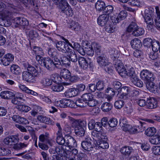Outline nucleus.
<instances>
[{
	"label": "nucleus",
	"mask_w": 160,
	"mask_h": 160,
	"mask_svg": "<svg viewBox=\"0 0 160 160\" xmlns=\"http://www.w3.org/2000/svg\"><path fill=\"white\" fill-rule=\"evenodd\" d=\"M118 122L116 118L110 119L108 121V125L111 127H115L117 125Z\"/></svg>",
	"instance_id": "obj_52"
},
{
	"label": "nucleus",
	"mask_w": 160,
	"mask_h": 160,
	"mask_svg": "<svg viewBox=\"0 0 160 160\" xmlns=\"http://www.w3.org/2000/svg\"><path fill=\"white\" fill-rule=\"evenodd\" d=\"M56 153L61 156H65L68 154L70 148L66 145L56 146Z\"/></svg>",
	"instance_id": "obj_11"
},
{
	"label": "nucleus",
	"mask_w": 160,
	"mask_h": 160,
	"mask_svg": "<svg viewBox=\"0 0 160 160\" xmlns=\"http://www.w3.org/2000/svg\"><path fill=\"white\" fill-rule=\"evenodd\" d=\"M28 145V143H15L13 145V148L16 150H19L27 147Z\"/></svg>",
	"instance_id": "obj_41"
},
{
	"label": "nucleus",
	"mask_w": 160,
	"mask_h": 160,
	"mask_svg": "<svg viewBox=\"0 0 160 160\" xmlns=\"http://www.w3.org/2000/svg\"><path fill=\"white\" fill-rule=\"evenodd\" d=\"M144 33V29L138 26V28H136L135 31L132 32V34L135 36L138 37L142 35Z\"/></svg>",
	"instance_id": "obj_32"
},
{
	"label": "nucleus",
	"mask_w": 160,
	"mask_h": 160,
	"mask_svg": "<svg viewBox=\"0 0 160 160\" xmlns=\"http://www.w3.org/2000/svg\"><path fill=\"white\" fill-rule=\"evenodd\" d=\"M14 56L10 53L5 55L1 60V63L4 65L7 66L9 65L11 62L14 59Z\"/></svg>",
	"instance_id": "obj_15"
},
{
	"label": "nucleus",
	"mask_w": 160,
	"mask_h": 160,
	"mask_svg": "<svg viewBox=\"0 0 160 160\" xmlns=\"http://www.w3.org/2000/svg\"><path fill=\"white\" fill-rule=\"evenodd\" d=\"M18 110L21 111L27 112L30 110V108L25 105H20L16 107Z\"/></svg>",
	"instance_id": "obj_47"
},
{
	"label": "nucleus",
	"mask_w": 160,
	"mask_h": 160,
	"mask_svg": "<svg viewBox=\"0 0 160 160\" xmlns=\"http://www.w3.org/2000/svg\"><path fill=\"white\" fill-rule=\"evenodd\" d=\"M40 141L42 142H46L50 144V141L49 139L48 134L46 133L45 134H42L40 135L39 138Z\"/></svg>",
	"instance_id": "obj_36"
},
{
	"label": "nucleus",
	"mask_w": 160,
	"mask_h": 160,
	"mask_svg": "<svg viewBox=\"0 0 160 160\" xmlns=\"http://www.w3.org/2000/svg\"><path fill=\"white\" fill-rule=\"evenodd\" d=\"M48 53L50 57L54 58V59L61 58V53L58 52L56 49L54 48H48Z\"/></svg>",
	"instance_id": "obj_22"
},
{
	"label": "nucleus",
	"mask_w": 160,
	"mask_h": 160,
	"mask_svg": "<svg viewBox=\"0 0 160 160\" xmlns=\"http://www.w3.org/2000/svg\"><path fill=\"white\" fill-rule=\"evenodd\" d=\"M10 71L13 73L18 75L21 72L20 68L18 66L15 64H13L10 68Z\"/></svg>",
	"instance_id": "obj_34"
},
{
	"label": "nucleus",
	"mask_w": 160,
	"mask_h": 160,
	"mask_svg": "<svg viewBox=\"0 0 160 160\" xmlns=\"http://www.w3.org/2000/svg\"><path fill=\"white\" fill-rule=\"evenodd\" d=\"M153 42L151 39L149 38H147L144 39L143 41V44L146 47H150Z\"/></svg>",
	"instance_id": "obj_55"
},
{
	"label": "nucleus",
	"mask_w": 160,
	"mask_h": 160,
	"mask_svg": "<svg viewBox=\"0 0 160 160\" xmlns=\"http://www.w3.org/2000/svg\"><path fill=\"white\" fill-rule=\"evenodd\" d=\"M37 119L40 122L44 123L46 124L53 125L54 124V122L51 120L50 118L44 115H39L37 117Z\"/></svg>",
	"instance_id": "obj_21"
},
{
	"label": "nucleus",
	"mask_w": 160,
	"mask_h": 160,
	"mask_svg": "<svg viewBox=\"0 0 160 160\" xmlns=\"http://www.w3.org/2000/svg\"><path fill=\"white\" fill-rule=\"evenodd\" d=\"M112 87L115 90H118L121 87V83L119 81H115L112 82Z\"/></svg>",
	"instance_id": "obj_62"
},
{
	"label": "nucleus",
	"mask_w": 160,
	"mask_h": 160,
	"mask_svg": "<svg viewBox=\"0 0 160 160\" xmlns=\"http://www.w3.org/2000/svg\"><path fill=\"white\" fill-rule=\"evenodd\" d=\"M65 142L64 145L70 148H73L77 146V142L75 139L72 137L68 135H65Z\"/></svg>",
	"instance_id": "obj_12"
},
{
	"label": "nucleus",
	"mask_w": 160,
	"mask_h": 160,
	"mask_svg": "<svg viewBox=\"0 0 160 160\" xmlns=\"http://www.w3.org/2000/svg\"><path fill=\"white\" fill-rule=\"evenodd\" d=\"M45 58H43L40 55H36V59L38 63L42 66Z\"/></svg>",
	"instance_id": "obj_59"
},
{
	"label": "nucleus",
	"mask_w": 160,
	"mask_h": 160,
	"mask_svg": "<svg viewBox=\"0 0 160 160\" xmlns=\"http://www.w3.org/2000/svg\"><path fill=\"white\" fill-rule=\"evenodd\" d=\"M112 107V104L107 102L103 103L102 105L101 108L104 112H108L110 111Z\"/></svg>",
	"instance_id": "obj_30"
},
{
	"label": "nucleus",
	"mask_w": 160,
	"mask_h": 160,
	"mask_svg": "<svg viewBox=\"0 0 160 160\" xmlns=\"http://www.w3.org/2000/svg\"><path fill=\"white\" fill-rule=\"evenodd\" d=\"M61 75L62 79L65 80L69 79L71 76V73L67 69L64 68L61 70Z\"/></svg>",
	"instance_id": "obj_28"
},
{
	"label": "nucleus",
	"mask_w": 160,
	"mask_h": 160,
	"mask_svg": "<svg viewBox=\"0 0 160 160\" xmlns=\"http://www.w3.org/2000/svg\"><path fill=\"white\" fill-rule=\"evenodd\" d=\"M56 141L59 144L64 145L65 142V138H64L62 136L56 137Z\"/></svg>",
	"instance_id": "obj_54"
},
{
	"label": "nucleus",
	"mask_w": 160,
	"mask_h": 160,
	"mask_svg": "<svg viewBox=\"0 0 160 160\" xmlns=\"http://www.w3.org/2000/svg\"><path fill=\"white\" fill-rule=\"evenodd\" d=\"M1 156H9L11 154V151L8 149L4 148H1Z\"/></svg>",
	"instance_id": "obj_51"
},
{
	"label": "nucleus",
	"mask_w": 160,
	"mask_h": 160,
	"mask_svg": "<svg viewBox=\"0 0 160 160\" xmlns=\"http://www.w3.org/2000/svg\"><path fill=\"white\" fill-rule=\"evenodd\" d=\"M69 27L72 30L78 31L80 29V26L78 22H72L69 25Z\"/></svg>",
	"instance_id": "obj_50"
},
{
	"label": "nucleus",
	"mask_w": 160,
	"mask_h": 160,
	"mask_svg": "<svg viewBox=\"0 0 160 160\" xmlns=\"http://www.w3.org/2000/svg\"><path fill=\"white\" fill-rule=\"evenodd\" d=\"M64 88L63 86L57 83H55L52 86V90L55 92H60L62 91Z\"/></svg>",
	"instance_id": "obj_48"
},
{
	"label": "nucleus",
	"mask_w": 160,
	"mask_h": 160,
	"mask_svg": "<svg viewBox=\"0 0 160 160\" xmlns=\"http://www.w3.org/2000/svg\"><path fill=\"white\" fill-rule=\"evenodd\" d=\"M23 65L28 71L22 72L23 79L28 82H34L36 81V77L39 75L38 71L34 67L28 63H24Z\"/></svg>",
	"instance_id": "obj_1"
},
{
	"label": "nucleus",
	"mask_w": 160,
	"mask_h": 160,
	"mask_svg": "<svg viewBox=\"0 0 160 160\" xmlns=\"http://www.w3.org/2000/svg\"><path fill=\"white\" fill-rule=\"evenodd\" d=\"M98 102L95 99L92 98L89 100L86 104L89 107H93L96 106L98 104Z\"/></svg>",
	"instance_id": "obj_64"
},
{
	"label": "nucleus",
	"mask_w": 160,
	"mask_h": 160,
	"mask_svg": "<svg viewBox=\"0 0 160 160\" xmlns=\"http://www.w3.org/2000/svg\"><path fill=\"white\" fill-rule=\"evenodd\" d=\"M109 16L106 14H103L100 16L97 19L98 24L101 26H104L108 24L109 22Z\"/></svg>",
	"instance_id": "obj_13"
},
{
	"label": "nucleus",
	"mask_w": 160,
	"mask_h": 160,
	"mask_svg": "<svg viewBox=\"0 0 160 160\" xmlns=\"http://www.w3.org/2000/svg\"><path fill=\"white\" fill-rule=\"evenodd\" d=\"M86 53L87 55L90 56H92L94 55V51L92 49V47L90 45H86L85 47Z\"/></svg>",
	"instance_id": "obj_45"
},
{
	"label": "nucleus",
	"mask_w": 160,
	"mask_h": 160,
	"mask_svg": "<svg viewBox=\"0 0 160 160\" xmlns=\"http://www.w3.org/2000/svg\"><path fill=\"white\" fill-rule=\"evenodd\" d=\"M144 20L147 24L153 23V12L148 8L145 10Z\"/></svg>",
	"instance_id": "obj_8"
},
{
	"label": "nucleus",
	"mask_w": 160,
	"mask_h": 160,
	"mask_svg": "<svg viewBox=\"0 0 160 160\" xmlns=\"http://www.w3.org/2000/svg\"><path fill=\"white\" fill-rule=\"evenodd\" d=\"M12 22L15 24L16 27H18L19 25L28 26L29 24V22L26 19L20 17L13 19L12 20Z\"/></svg>",
	"instance_id": "obj_10"
},
{
	"label": "nucleus",
	"mask_w": 160,
	"mask_h": 160,
	"mask_svg": "<svg viewBox=\"0 0 160 160\" xmlns=\"http://www.w3.org/2000/svg\"><path fill=\"white\" fill-rule=\"evenodd\" d=\"M19 140V138L17 136H9L3 139V142L5 145L11 146L18 143Z\"/></svg>",
	"instance_id": "obj_6"
},
{
	"label": "nucleus",
	"mask_w": 160,
	"mask_h": 160,
	"mask_svg": "<svg viewBox=\"0 0 160 160\" xmlns=\"http://www.w3.org/2000/svg\"><path fill=\"white\" fill-rule=\"evenodd\" d=\"M61 59V62L62 64L67 66H69L70 65V59L66 57H63L62 55L61 54V58H59Z\"/></svg>",
	"instance_id": "obj_38"
},
{
	"label": "nucleus",
	"mask_w": 160,
	"mask_h": 160,
	"mask_svg": "<svg viewBox=\"0 0 160 160\" xmlns=\"http://www.w3.org/2000/svg\"><path fill=\"white\" fill-rule=\"evenodd\" d=\"M41 83L44 86H49L52 84V80L50 78L45 77L41 80Z\"/></svg>",
	"instance_id": "obj_39"
},
{
	"label": "nucleus",
	"mask_w": 160,
	"mask_h": 160,
	"mask_svg": "<svg viewBox=\"0 0 160 160\" xmlns=\"http://www.w3.org/2000/svg\"><path fill=\"white\" fill-rule=\"evenodd\" d=\"M114 67L119 74L122 77H125L126 70L121 61L118 59L114 60Z\"/></svg>",
	"instance_id": "obj_4"
},
{
	"label": "nucleus",
	"mask_w": 160,
	"mask_h": 160,
	"mask_svg": "<svg viewBox=\"0 0 160 160\" xmlns=\"http://www.w3.org/2000/svg\"><path fill=\"white\" fill-rule=\"evenodd\" d=\"M132 147L129 146H124L120 150L121 153L125 157H129L132 151Z\"/></svg>",
	"instance_id": "obj_24"
},
{
	"label": "nucleus",
	"mask_w": 160,
	"mask_h": 160,
	"mask_svg": "<svg viewBox=\"0 0 160 160\" xmlns=\"http://www.w3.org/2000/svg\"><path fill=\"white\" fill-rule=\"evenodd\" d=\"M14 95V93L10 91H5L2 92L0 94L1 97L3 99H9Z\"/></svg>",
	"instance_id": "obj_29"
},
{
	"label": "nucleus",
	"mask_w": 160,
	"mask_h": 160,
	"mask_svg": "<svg viewBox=\"0 0 160 160\" xmlns=\"http://www.w3.org/2000/svg\"><path fill=\"white\" fill-rule=\"evenodd\" d=\"M61 64V61L58 58L54 59L53 61L49 58H45L42 66L49 71H53L56 68H59Z\"/></svg>",
	"instance_id": "obj_2"
},
{
	"label": "nucleus",
	"mask_w": 160,
	"mask_h": 160,
	"mask_svg": "<svg viewBox=\"0 0 160 160\" xmlns=\"http://www.w3.org/2000/svg\"><path fill=\"white\" fill-rule=\"evenodd\" d=\"M156 129L154 127L147 128L145 131V133L148 136H152L156 133Z\"/></svg>",
	"instance_id": "obj_43"
},
{
	"label": "nucleus",
	"mask_w": 160,
	"mask_h": 160,
	"mask_svg": "<svg viewBox=\"0 0 160 160\" xmlns=\"http://www.w3.org/2000/svg\"><path fill=\"white\" fill-rule=\"evenodd\" d=\"M97 144L99 147L103 149H107L109 148V144L107 141H98Z\"/></svg>",
	"instance_id": "obj_37"
},
{
	"label": "nucleus",
	"mask_w": 160,
	"mask_h": 160,
	"mask_svg": "<svg viewBox=\"0 0 160 160\" xmlns=\"http://www.w3.org/2000/svg\"><path fill=\"white\" fill-rule=\"evenodd\" d=\"M62 13H65L67 16H72L73 15V11L71 8L69 6L67 9H64L62 12Z\"/></svg>",
	"instance_id": "obj_61"
},
{
	"label": "nucleus",
	"mask_w": 160,
	"mask_h": 160,
	"mask_svg": "<svg viewBox=\"0 0 160 160\" xmlns=\"http://www.w3.org/2000/svg\"><path fill=\"white\" fill-rule=\"evenodd\" d=\"M149 58L152 60H158L159 59V55L158 52L152 51L149 54Z\"/></svg>",
	"instance_id": "obj_49"
},
{
	"label": "nucleus",
	"mask_w": 160,
	"mask_h": 160,
	"mask_svg": "<svg viewBox=\"0 0 160 160\" xmlns=\"http://www.w3.org/2000/svg\"><path fill=\"white\" fill-rule=\"evenodd\" d=\"M33 51L36 55H43L44 54L43 52L42 49L40 47H38L34 46L33 48Z\"/></svg>",
	"instance_id": "obj_53"
},
{
	"label": "nucleus",
	"mask_w": 160,
	"mask_h": 160,
	"mask_svg": "<svg viewBox=\"0 0 160 160\" xmlns=\"http://www.w3.org/2000/svg\"><path fill=\"white\" fill-rule=\"evenodd\" d=\"M113 10V8L112 6L108 5L104 8L103 11L106 14L108 15L112 12Z\"/></svg>",
	"instance_id": "obj_57"
},
{
	"label": "nucleus",
	"mask_w": 160,
	"mask_h": 160,
	"mask_svg": "<svg viewBox=\"0 0 160 160\" xmlns=\"http://www.w3.org/2000/svg\"><path fill=\"white\" fill-rule=\"evenodd\" d=\"M140 131V130L138 127L136 126H131L129 132L131 134H135L138 132Z\"/></svg>",
	"instance_id": "obj_63"
},
{
	"label": "nucleus",
	"mask_w": 160,
	"mask_h": 160,
	"mask_svg": "<svg viewBox=\"0 0 160 160\" xmlns=\"http://www.w3.org/2000/svg\"><path fill=\"white\" fill-rule=\"evenodd\" d=\"M157 106V102L156 99L153 98H150L147 99L146 108L149 109H153Z\"/></svg>",
	"instance_id": "obj_20"
},
{
	"label": "nucleus",
	"mask_w": 160,
	"mask_h": 160,
	"mask_svg": "<svg viewBox=\"0 0 160 160\" xmlns=\"http://www.w3.org/2000/svg\"><path fill=\"white\" fill-rule=\"evenodd\" d=\"M81 146L84 150L88 152L91 151L93 148L91 139L89 137L86 138L85 140L82 142Z\"/></svg>",
	"instance_id": "obj_9"
},
{
	"label": "nucleus",
	"mask_w": 160,
	"mask_h": 160,
	"mask_svg": "<svg viewBox=\"0 0 160 160\" xmlns=\"http://www.w3.org/2000/svg\"><path fill=\"white\" fill-rule=\"evenodd\" d=\"M152 152L156 155H160V146H156L152 148Z\"/></svg>",
	"instance_id": "obj_60"
},
{
	"label": "nucleus",
	"mask_w": 160,
	"mask_h": 160,
	"mask_svg": "<svg viewBox=\"0 0 160 160\" xmlns=\"http://www.w3.org/2000/svg\"><path fill=\"white\" fill-rule=\"evenodd\" d=\"M96 86L97 88V90L99 91H101L104 89L105 85L103 81H99L97 83Z\"/></svg>",
	"instance_id": "obj_58"
},
{
	"label": "nucleus",
	"mask_w": 160,
	"mask_h": 160,
	"mask_svg": "<svg viewBox=\"0 0 160 160\" xmlns=\"http://www.w3.org/2000/svg\"><path fill=\"white\" fill-rule=\"evenodd\" d=\"M124 1V2L122 1V2L126 3V4H124L123 5V7L126 8H125L126 9V8H128V4H130L132 6L137 7H142L145 5V3L143 1H131V2H128V3H127V2L128 1Z\"/></svg>",
	"instance_id": "obj_17"
},
{
	"label": "nucleus",
	"mask_w": 160,
	"mask_h": 160,
	"mask_svg": "<svg viewBox=\"0 0 160 160\" xmlns=\"http://www.w3.org/2000/svg\"><path fill=\"white\" fill-rule=\"evenodd\" d=\"M54 2L57 5H58V7L62 12L66 9L69 6V4L66 1H54Z\"/></svg>",
	"instance_id": "obj_23"
},
{
	"label": "nucleus",
	"mask_w": 160,
	"mask_h": 160,
	"mask_svg": "<svg viewBox=\"0 0 160 160\" xmlns=\"http://www.w3.org/2000/svg\"><path fill=\"white\" fill-rule=\"evenodd\" d=\"M158 135L153 136L149 139L150 142L152 144H158L160 143V133Z\"/></svg>",
	"instance_id": "obj_33"
},
{
	"label": "nucleus",
	"mask_w": 160,
	"mask_h": 160,
	"mask_svg": "<svg viewBox=\"0 0 160 160\" xmlns=\"http://www.w3.org/2000/svg\"><path fill=\"white\" fill-rule=\"evenodd\" d=\"M152 50L154 52H158V50L160 49V47L159 42L157 41H154L152 44Z\"/></svg>",
	"instance_id": "obj_46"
},
{
	"label": "nucleus",
	"mask_w": 160,
	"mask_h": 160,
	"mask_svg": "<svg viewBox=\"0 0 160 160\" xmlns=\"http://www.w3.org/2000/svg\"><path fill=\"white\" fill-rule=\"evenodd\" d=\"M140 75L141 78L147 82L154 81L156 77L151 72L147 70H143L141 72Z\"/></svg>",
	"instance_id": "obj_5"
},
{
	"label": "nucleus",
	"mask_w": 160,
	"mask_h": 160,
	"mask_svg": "<svg viewBox=\"0 0 160 160\" xmlns=\"http://www.w3.org/2000/svg\"><path fill=\"white\" fill-rule=\"evenodd\" d=\"M138 26L135 22H132L127 27V30L128 32H134Z\"/></svg>",
	"instance_id": "obj_40"
},
{
	"label": "nucleus",
	"mask_w": 160,
	"mask_h": 160,
	"mask_svg": "<svg viewBox=\"0 0 160 160\" xmlns=\"http://www.w3.org/2000/svg\"><path fill=\"white\" fill-rule=\"evenodd\" d=\"M78 92L75 88L68 89L64 93L65 96L67 98H71L76 96Z\"/></svg>",
	"instance_id": "obj_27"
},
{
	"label": "nucleus",
	"mask_w": 160,
	"mask_h": 160,
	"mask_svg": "<svg viewBox=\"0 0 160 160\" xmlns=\"http://www.w3.org/2000/svg\"><path fill=\"white\" fill-rule=\"evenodd\" d=\"M55 45L58 50L62 53L67 52L68 51V49H69V47L67 49L66 48V45L67 46V47L69 45L68 44L64 43L63 41H61L56 42Z\"/></svg>",
	"instance_id": "obj_14"
},
{
	"label": "nucleus",
	"mask_w": 160,
	"mask_h": 160,
	"mask_svg": "<svg viewBox=\"0 0 160 160\" xmlns=\"http://www.w3.org/2000/svg\"><path fill=\"white\" fill-rule=\"evenodd\" d=\"M97 60L98 64L100 67H106L109 63L108 58L103 54L98 56Z\"/></svg>",
	"instance_id": "obj_16"
},
{
	"label": "nucleus",
	"mask_w": 160,
	"mask_h": 160,
	"mask_svg": "<svg viewBox=\"0 0 160 160\" xmlns=\"http://www.w3.org/2000/svg\"><path fill=\"white\" fill-rule=\"evenodd\" d=\"M153 81L147 82L146 84V87L151 92L154 93H158L159 91V88L153 82Z\"/></svg>",
	"instance_id": "obj_18"
},
{
	"label": "nucleus",
	"mask_w": 160,
	"mask_h": 160,
	"mask_svg": "<svg viewBox=\"0 0 160 160\" xmlns=\"http://www.w3.org/2000/svg\"><path fill=\"white\" fill-rule=\"evenodd\" d=\"M61 107L65 108L67 107H70V101L68 99L64 98L60 101Z\"/></svg>",
	"instance_id": "obj_44"
},
{
	"label": "nucleus",
	"mask_w": 160,
	"mask_h": 160,
	"mask_svg": "<svg viewBox=\"0 0 160 160\" xmlns=\"http://www.w3.org/2000/svg\"><path fill=\"white\" fill-rule=\"evenodd\" d=\"M109 53L111 58H115V59H118L117 58L119 57V54L118 51L115 49H111L109 51Z\"/></svg>",
	"instance_id": "obj_35"
},
{
	"label": "nucleus",
	"mask_w": 160,
	"mask_h": 160,
	"mask_svg": "<svg viewBox=\"0 0 160 160\" xmlns=\"http://www.w3.org/2000/svg\"><path fill=\"white\" fill-rule=\"evenodd\" d=\"M124 104V102L122 100L116 101L114 103V106L116 108L119 109L122 107Z\"/></svg>",
	"instance_id": "obj_56"
},
{
	"label": "nucleus",
	"mask_w": 160,
	"mask_h": 160,
	"mask_svg": "<svg viewBox=\"0 0 160 160\" xmlns=\"http://www.w3.org/2000/svg\"><path fill=\"white\" fill-rule=\"evenodd\" d=\"M95 8L97 10L101 11L105 6V4L103 1H98L96 3Z\"/></svg>",
	"instance_id": "obj_31"
},
{
	"label": "nucleus",
	"mask_w": 160,
	"mask_h": 160,
	"mask_svg": "<svg viewBox=\"0 0 160 160\" xmlns=\"http://www.w3.org/2000/svg\"><path fill=\"white\" fill-rule=\"evenodd\" d=\"M92 95L90 93H85L81 97V98L82 99L83 101L86 103L89 100L92 99Z\"/></svg>",
	"instance_id": "obj_42"
},
{
	"label": "nucleus",
	"mask_w": 160,
	"mask_h": 160,
	"mask_svg": "<svg viewBox=\"0 0 160 160\" xmlns=\"http://www.w3.org/2000/svg\"><path fill=\"white\" fill-rule=\"evenodd\" d=\"M78 62L81 68L85 70L88 68L89 63H90V60L81 57L79 58Z\"/></svg>",
	"instance_id": "obj_19"
},
{
	"label": "nucleus",
	"mask_w": 160,
	"mask_h": 160,
	"mask_svg": "<svg viewBox=\"0 0 160 160\" xmlns=\"http://www.w3.org/2000/svg\"><path fill=\"white\" fill-rule=\"evenodd\" d=\"M131 45L132 48L136 49L141 47L142 43L139 39L135 38L131 40Z\"/></svg>",
	"instance_id": "obj_26"
},
{
	"label": "nucleus",
	"mask_w": 160,
	"mask_h": 160,
	"mask_svg": "<svg viewBox=\"0 0 160 160\" xmlns=\"http://www.w3.org/2000/svg\"><path fill=\"white\" fill-rule=\"evenodd\" d=\"M67 52L68 53L69 59L72 62H76L78 60L75 52L72 49H68Z\"/></svg>",
	"instance_id": "obj_25"
},
{
	"label": "nucleus",
	"mask_w": 160,
	"mask_h": 160,
	"mask_svg": "<svg viewBox=\"0 0 160 160\" xmlns=\"http://www.w3.org/2000/svg\"><path fill=\"white\" fill-rule=\"evenodd\" d=\"M6 5L0 1V15L5 19H9L13 15V12L9 10L13 9L9 7L6 8Z\"/></svg>",
	"instance_id": "obj_3"
},
{
	"label": "nucleus",
	"mask_w": 160,
	"mask_h": 160,
	"mask_svg": "<svg viewBox=\"0 0 160 160\" xmlns=\"http://www.w3.org/2000/svg\"><path fill=\"white\" fill-rule=\"evenodd\" d=\"M85 127L83 122H80L78 123L74 128L75 134L77 135L82 137L85 134Z\"/></svg>",
	"instance_id": "obj_7"
}]
</instances>
